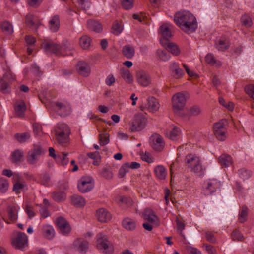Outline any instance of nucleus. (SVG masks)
Listing matches in <instances>:
<instances>
[{
    "label": "nucleus",
    "mask_w": 254,
    "mask_h": 254,
    "mask_svg": "<svg viewBox=\"0 0 254 254\" xmlns=\"http://www.w3.org/2000/svg\"><path fill=\"white\" fill-rule=\"evenodd\" d=\"M174 22L182 30L187 33H192L197 27L195 17L188 11H181L174 15Z\"/></svg>",
    "instance_id": "obj_1"
},
{
    "label": "nucleus",
    "mask_w": 254,
    "mask_h": 254,
    "mask_svg": "<svg viewBox=\"0 0 254 254\" xmlns=\"http://www.w3.org/2000/svg\"><path fill=\"white\" fill-rule=\"evenodd\" d=\"M55 139L57 142L63 146H67L69 143L70 129L67 124L59 123L54 128Z\"/></svg>",
    "instance_id": "obj_2"
},
{
    "label": "nucleus",
    "mask_w": 254,
    "mask_h": 254,
    "mask_svg": "<svg viewBox=\"0 0 254 254\" xmlns=\"http://www.w3.org/2000/svg\"><path fill=\"white\" fill-rule=\"evenodd\" d=\"M44 48L47 51H51L57 55L66 56L71 54L72 47L67 40H64L62 45L49 42L44 44Z\"/></svg>",
    "instance_id": "obj_3"
},
{
    "label": "nucleus",
    "mask_w": 254,
    "mask_h": 254,
    "mask_svg": "<svg viewBox=\"0 0 254 254\" xmlns=\"http://www.w3.org/2000/svg\"><path fill=\"white\" fill-rule=\"evenodd\" d=\"M185 160L188 167L196 175L201 176L204 174L206 168L203 166L199 157L189 154L186 156Z\"/></svg>",
    "instance_id": "obj_4"
},
{
    "label": "nucleus",
    "mask_w": 254,
    "mask_h": 254,
    "mask_svg": "<svg viewBox=\"0 0 254 254\" xmlns=\"http://www.w3.org/2000/svg\"><path fill=\"white\" fill-rule=\"evenodd\" d=\"M97 248L106 254H112L113 252V248L107 236L103 233L97 235Z\"/></svg>",
    "instance_id": "obj_5"
},
{
    "label": "nucleus",
    "mask_w": 254,
    "mask_h": 254,
    "mask_svg": "<svg viewBox=\"0 0 254 254\" xmlns=\"http://www.w3.org/2000/svg\"><path fill=\"white\" fill-rule=\"evenodd\" d=\"M46 152V150L39 144H34L27 154V161L31 165L35 164L38 160L39 157Z\"/></svg>",
    "instance_id": "obj_6"
},
{
    "label": "nucleus",
    "mask_w": 254,
    "mask_h": 254,
    "mask_svg": "<svg viewBox=\"0 0 254 254\" xmlns=\"http://www.w3.org/2000/svg\"><path fill=\"white\" fill-rule=\"evenodd\" d=\"M51 107L56 114L61 117H66L71 112V106L67 102H54L51 103Z\"/></svg>",
    "instance_id": "obj_7"
},
{
    "label": "nucleus",
    "mask_w": 254,
    "mask_h": 254,
    "mask_svg": "<svg viewBox=\"0 0 254 254\" xmlns=\"http://www.w3.org/2000/svg\"><path fill=\"white\" fill-rule=\"evenodd\" d=\"M12 245L16 249L25 250L28 246L27 236L23 232H18L12 240Z\"/></svg>",
    "instance_id": "obj_8"
},
{
    "label": "nucleus",
    "mask_w": 254,
    "mask_h": 254,
    "mask_svg": "<svg viewBox=\"0 0 254 254\" xmlns=\"http://www.w3.org/2000/svg\"><path fill=\"white\" fill-rule=\"evenodd\" d=\"M220 182L216 179H208L203 185L202 192L205 195H209L215 192L220 187Z\"/></svg>",
    "instance_id": "obj_9"
},
{
    "label": "nucleus",
    "mask_w": 254,
    "mask_h": 254,
    "mask_svg": "<svg viewBox=\"0 0 254 254\" xmlns=\"http://www.w3.org/2000/svg\"><path fill=\"white\" fill-rule=\"evenodd\" d=\"M94 183L93 179L89 176L81 177L78 182L77 187L81 193L90 191L94 187Z\"/></svg>",
    "instance_id": "obj_10"
},
{
    "label": "nucleus",
    "mask_w": 254,
    "mask_h": 254,
    "mask_svg": "<svg viewBox=\"0 0 254 254\" xmlns=\"http://www.w3.org/2000/svg\"><path fill=\"white\" fill-rule=\"evenodd\" d=\"M145 120L141 116H135L129 123V129L132 132L141 130L145 127Z\"/></svg>",
    "instance_id": "obj_11"
},
{
    "label": "nucleus",
    "mask_w": 254,
    "mask_h": 254,
    "mask_svg": "<svg viewBox=\"0 0 254 254\" xmlns=\"http://www.w3.org/2000/svg\"><path fill=\"white\" fill-rule=\"evenodd\" d=\"M172 106L174 109L180 110L186 104V98L182 92H178L172 97Z\"/></svg>",
    "instance_id": "obj_12"
},
{
    "label": "nucleus",
    "mask_w": 254,
    "mask_h": 254,
    "mask_svg": "<svg viewBox=\"0 0 254 254\" xmlns=\"http://www.w3.org/2000/svg\"><path fill=\"white\" fill-rule=\"evenodd\" d=\"M213 130L217 138L220 141H224L226 138V129L224 124L220 122L216 123L213 127Z\"/></svg>",
    "instance_id": "obj_13"
},
{
    "label": "nucleus",
    "mask_w": 254,
    "mask_h": 254,
    "mask_svg": "<svg viewBox=\"0 0 254 254\" xmlns=\"http://www.w3.org/2000/svg\"><path fill=\"white\" fill-rule=\"evenodd\" d=\"M150 143L152 147L156 151H161L164 147L165 143L161 135L155 134L150 137Z\"/></svg>",
    "instance_id": "obj_14"
},
{
    "label": "nucleus",
    "mask_w": 254,
    "mask_h": 254,
    "mask_svg": "<svg viewBox=\"0 0 254 254\" xmlns=\"http://www.w3.org/2000/svg\"><path fill=\"white\" fill-rule=\"evenodd\" d=\"M12 75L10 71H7L3 75L2 78H0V90L4 93H8L9 88L6 80L10 81L13 80Z\"/></svg>",
    "instance_id": "obj_15"
},
{
    "label": "nucleus",
    "mask_w": 254,
    "mask_h": 254,
    "mask_svg": "<svg viewBox=\"0 0 254 254\" xmlns=\"http://www.w3.org/2000/svg\"><path fill=\"white\" fill-rule=\"evenodd\" d=\"M215 45L219 51H224L230 46V39L226 36H222L216 40Z\"/></svg>",
    "instance_id": "obj_16"
},
{
    "label": "nucleus",
    "mask_w": 254,
    "mask_h": 254,
    "mask_svg": "<svg viewBox=\"0 0 254 254\" xmlns=\"http://www.w3.org/2000/svg\"><path fill=\"white\" fill-rule=\"evenodd\" d=\"M56 223L58 228L63 234L66 235L70 232L71 227L69 223L63 217H58L57 219Z\"/></svg>",
    "instance_id": "obj_17"
},
{
    "label": "nucleus",
    "mask_w": 254,
    "mask_h": 254,
    "mask_svg": "<svg viewBox=\"0 0 254 254\" xmlns=\"http://www.w3.org/2000/svg\"><path fill=\"white\" fill-rule=\"evenodd\" d=\"M137 82L142 86L146 87L151 82L150 76L144 71H139L136 73Z\"/></svg>",
    "instance_id": "obj_18"
},
{
    "label": "nucleus",
    "mask_w": 254,
    "mask_h": 254,
    "mask_svg": "<svg viewBox=\"0 0 254 254\" xmlns=\"http://www.w3.org/2000/svg\"><path fill=\"white\" fill-rule=\"evenodd\" d=\"M88 242L81 238L76 239L73 244V248L77 251L82 253L86 252L88 249Z\"/></svg>",
    "instance_id": "obj_19"
},
{
    "label": "nucleus",
    "mask_w": 254,
    "mask_h": 254,
    "mask_svg": "<svg viewBox=\"0 0 254 254\" xmlns=\"http://www.w3.org/2000/svg\"><path fill=\"white\" fill-rule=\"evenodd\" d=\"M143 218L144 220L150 223L154 224L158 222V218L157 215L151 209L149 208L144 209L143 213Z\"/></svg>",
    "instance_id": "obj_20"
},
{
    "label": "nucleus",
    "mask_w": 254,
    "mask_h": 254,
    "mask_svg": "<svg viewBox=\"0 0 254 254\" xmlns=\"http://www.w3.org/2000/svg\"><path fill=\"white\" fill-rule=\"evenodd\" d=\"M77 70L80 75L85 77L88 76L91 72L88 64L83 61H79L77 63Z\"/></svg>",
    "instance_id": "obj_21"
},
{
    "label": "nucleus",
    "mask_w": 254,
    "mask_h": 254,
    "mask_svg": "<svg viewBox=\"0 0 254 254\" xmlns=\"http://www.w3.org/2000/svg\"><path fill=\"white\" fill-rule=\"evenodd\" d=\"M14 110L16 116L23 117L26 111V105L24 102L23 100L17 101L15 104Z\"/></svg>",
    "instance_id": "obj_22"
},
{
    "label": "nucleus",
    "mask_w": 254,
    "mask_h": 254,
    "mask_svg": "<svg viewBox=\"0 0 254 254\" xmlns=\"http://www.w3.org/2000/svg\"><path fill=\"white\" fill-rule=\"evenodd\" d=\"M97 217L101 222H106L111 218V214L104 208H100L97 211Z\"/></svg>",
    "instance_id": "obj_23"
},
{
    "label": "nucleus",
    "mask_w": 254,
    "mask_h": 254,
    "mask_svg": "<svg viewBox=\"0 0 254 254\" xmlns=\"http://www.w3.org/2000/svg\"><path fill=\"white\" fill-rule=\"evenodd\" d=\"M160 107L158 100L153 97H149L147 99L146 107L148 110L152 112L157 111Z\"/></svg>",
    "instance_id": "obj_24"
},
{
    "label": "nucleus",
    "mask_w": 254,
    "mask_h": 254,
    "mask_svg": "<svg viewBox=\"0 0 254 254\" xmlns=\"http://www.w3.org/2000/svg\"><path fill=\"white\" fill-rule=\"evenodd\" d=\"M42 234L45 238L50 240L54 238L55 232L52 226L45 225L42 227Z\"/></svg>",
    "instance_id": "obj_25"
},
{
    "label": "nucleus",
    "mask_w": 254,
    "mask_h": 254,
    "mask_svg": "<svg viewBox=\"0 0 254 254\" xmlns=\"http://www.w3.org/2000/svg\"><path fill=\"white\" fill-rule=\"evenodd\" d=\"M71 203L76 207H81L86 204L85 199L81 196L74 194L71 197Z\"/></svg>",
    "instance_id": "obj_26"
},
{
    "label": "nucleus",
    "mask_w": 254,
    "mask_h": 254,
    "mask_svg": "<svg viewBox=\"0 0 254 254\" xmlns=\"http://www.w3.org/2000/svg\"><path fill=\"white\" fill-rule=\"evenodd\" d=\"M117 202L123 208L130 207L132 205V200L130 197L120 196L117 198Z\"/></svg>",
    "instance_id": "obj_27"
},
{
    "label": "nucleus",
    "mask_w": 254,
    "mask_h": 254,
    "mask_svg": "<svg viewBox=\"0 0 254 254\" xmlns=\"http://www.w3.org/2000/svg\"><path fill=\"white\" fill-rule=\"evenodd\" d=\"M60 26V18L59 16H54L49 21L50 30L53 32H56L59 30Z\"/></svg>",
    "instance_id": "obj_28"
},
{
    "label": "nucleus",
    "mask_w": 254,
    "mask_h": 254,
    "mask_svg": "<svg viewBox=\"0 0 254 254\" xmlns=\"http://www.w3.org/2000/svg\"><path fill=\"white\" fill-rule=\"evenodd\" d=\"M0 28L5 34L10 35L13 32L12 25L8 21L2 22L0 24Z\"/></svg>",
    "instance_id": "obj_29"
},
{
    "label": "nucleus",
    "mask_w": 254,
    "mask_h": 254,
    "mask_svg": "<svg viewBox=\"0 0 254 254\" xmlns=\"http://www.w3.org/2000/svg\"><path fill=\"white\" fill-rule=\"evenodd\" d=\"M122 53L127 59H131L134 55V48L129 45L125 46L122 49Z\"/></svg>",
    "instance_id": "obj_30"
},
{
    "label": "nucleus",
    "mask_w": 254,
    "mask_h": 254,
    "mask_svg": "<svg viewBox=\"0 0 254 254\" xmlns=\"http://www.w3.org/2000/svg\"><path fill=\"white\" fill-rule=\"evenodd\" d=\"M123 227L127 230H133L136 227V222L130 218H126L123 221Z\"/></svg>",
    "instance_id": "obj_31"
},
{
    "label": "nucleus",
    "mask_w": 254,
    "mask_h": 254,
    "mask_svg": "<svg viewBox=\"0 0 254 254\" xmlns=\"http://www.w3.org/2000/svg\"><path fill=\"white\" fill-rule=\"evenodd\" d=\"M91 43V39L87 35H83L80 38L79 44L82 49L87 50Z\"/></svg>",
    "instance_id": "obj_32"
},
{
    "label": "nucleus",
    "mask_w": 254,
    "mask_h": 254,
    "mask_svg": "<svg viewBox=\"0 0 254 254\" xmlns=\"http://www.w3.org/2000/svg\"><path fill=\"white\" fill-rule=\"evenodd\" d=\"M88 28L96 32H100L102 29L101 25L97 21L94 20H89L87 22Z\"/></svg>",
    "instance_id": "obj_33"
},
{
    "label": "nucleus",
    "mask_w": 254,
    "mask_h": 254,
    "mask_svg": "<svg viewBox=\"0 0 254 254\" xmlns=\"http://www.w3.org/2000/svg\"><path fill=\"white\" fill-rule=\"evenodd\" d=\"M156 176L160 180L165 179L166 176V171L162 165H158L154 169Z\"/></svg>",
    "instance_id": "obj_34"
},
{
    "label": "nucleus",
    "mask_w": 254,
    "mask_h": 254,
    "mask_svg": "<svg viewBox=\"0 0 254 254\" xmlns=\"http://www.w3.org/2000/svg\"><path fill=\"white\" fill-rule=\"evenodd\" d=\"M219 162L221 166L227 167L232 164V158L229 155L222 154L219 157Z\"/></svg>",
    "instance_id": "obj_35"
},
{
    "label": "nucleus",
    "mask_w": 254,
    "mask_h": 254,
    "mask_svg": "<svg viewBox=\"0 0 254 254\" xmlns=\"http://www.w3.org/2000/svg\"><path fill=\"white\" fill-rule=\"evenodd\" d=\"M180 134V130L179 128L176 127H173L169 131L167 136L172 140H176L178 139Z\"/></svg>",
    "instance_id": "obj_36"
},
{
    "label": "nucleus",
    "mask_w": 254,
    "mask_h": 254,
    "mask_svg": "<svg viewBox=\"0 0 254 254\" xmlns=\"http://www.w3.org/2000/svg\"><path fill=\"white\" fill-rule=\"evenodd\" d=\"M25 40L28 45L27 53L28 55H30L33 51V48L32 47L36 42V39L34 37L28 35L25 37Z\"/></svg>",
    "instance_id": "obj_37"
},
{
    "label": "nucleus",
    "mask_w": 254,
    "mask_h": 254,
    "mask_svg": "<svg viewBox=\"0 0 254 254\" xmlns=\"http://www.w3.org/2000/svg\"><path fill=\"white\" fill-rule=\"evenodd\" d=\"M14 137L19 143H24L28 141L31 136L28 132H24L22 133H16L15 134Z\"/></svg>",
    "instance_id": "obj_38"
},
{
    "label": "nucleus",
    "mask_w": 254,
    "mask_h": 254,
    "mask_svg": "<svg viewBox=\"0 0 254 254\" xmlns=\"http://www.w3.org/2000/svg\"><path fill=\"white\" fill-rule=\"evenodd\" d=\"M101 175L107 179H112L113 176L112 168L109 166L104 167L101 172Z\"/></svg>",
    "instance_id": "obj_39"
},
{
    "label": "nucleus",
    "mask_w": 254,
    "mask_h": 254,
    "mask_svg": "<svg viewBox=\"0 0 254 254\" xmlns=\"http://www.w3.org/2000/svg\"><path fill=\"white\" fill-rule=\"evenodd\" d=\"M156 53L158 58L164 62L167 61L170 58V54L165 50L158 49Z\"/></svg>",
    "instance_id": "obj_40"
},
{
    "label": "nucleus",
    "mask_w": 254,
    "mask_h": 254,
    "mask_svg": "<svg viewBox=\"0 0 254 254\" xmlns=\"http://www.w3.org/2000/svg\"><path fill=\"white\" fill-rule=\"evenodd\" d=\"M121 75L127 83H131L132 82V76L128 70L122 69L121 70Z\"/></svg>",
    "instance_id": "obj_41"
},
{
    "label": "nucleus",
    "mask_w": 254,
    "mask_h": 254,
    "mask_svg": "<svg viewBox=\"0 0 254 254\" xmlns=\"http://www.w3.org/2000/svg\"><path fill=\"white\" fill-rule=\"evenodd\" d=\"M99 143L101 146H104L109 142V134L105 131L99 135Z\"/></svg>",
    "instance_id": "obj_42"
},
{
    "label": "nucleus",
    "mask_w": 254,
    "mask_h": 254,
    "mask_svg": "<svg viewBox=\"0 0 254 254\" xmlns=\"http://www.w3.org/2000/svg\"><path fill=\"white\" fill-rule=\"evenodd\" d=\"M52 198L55 201L59 202L65 199L66 195L63 191H56L53 193Z\"/></svg>",
    "instance_id": "obj_43"
},
{
    "label": "nucleus",
    "mask_w": 254,
    "mask_h": 254,
    "mask_svg": "<svg viewBox=\"0 0 254 254\" xmlns=\"http://www.w3.org/2000/svg\"><path fill=\"white\" fill-rule=\"evenodd\" d=\"M160 33L162 36V38L169 39L171 36V31L168 26L163 25L160 27Z\"/></svg>",
    "instance_id": "obj_44"
},
{
    "label": "nucleus",
    "mask_w": 254,
    "mask_h": 254,
    "mask_svg": "<svg viewBox=\"0 0 254 254\" xmlns=\"http://www.w3.org/2000/svg\"><path fill=\"white\" fill-rule=\"evenodd\" d=\"M8 217L12 221H16L17 219V210L14 207H8L7 209Z\"/></svg>",
    "instance_id": "obj_45"
},
{
    "label": "nucleus",
    "mask_w": 254,
    "mask_h": 254,
    "mask_svg": "<svg viewBox=\"0 0 254 254\" xmlns=\"http://www.w3.org/2000/svg\"><path fill=\"white\" fill-rule=\"evenodd\" d=\"M9 184L7 180L3 178H0V192L5 193L8 189Z\"/></svg>",
    "instance_id": "obj_46"
},
{
    "label": "nucleus",
    "mask_w": 254,
    "mask_h": 254,
    "mask_svg": "<svg viewBox=\"0 0 254 254\" xmlns=\"http://www.w3.org/2000/svg\"><path fill=\"white\" fill-rule=\"evenodd\" d=\"M23 156V151L20 150H16L12 154V161L13 162H17L20 161Z\"/></svg>",
    "instance_id": "obj_47"
},
{
    "label": "nucleus",
    "mask_w": 254,
    "mask_h": 254,
    "mask_svg": "<svg viewBox=\"0 0 254 254\" xmlns=\"http://www.w3.org/2000/svg\"><path fill=\"white\" fill-rule=\"evenodd\" d=\"M231 237L233 241H243L244 237L240 231L236 229L234 230L231 234Z\"/></svg>",
    "instance_id": "obj_48"
},
{
    "label": "nucleus",
    "mask_w": 254,
    "mask_h": 254,
    "mask_svg": "<svg viewBox=\"0 0 254 254\" xmlns=\"http://www.w3.org/2000/svg\"><path fill=\"white\" fill-rule=\"evenodd\" d=\"M205 61L209 64L211 65H215L217 64V65H220V62L218 61H216L214 57V56L211 54H208L205 57Z\"/></svg>",
    "instance_id": "obj_49"
},
{
    "label": "nucleus",
    "mask_w": 254,
    "mask_h": 254,
    "mask_svg": "<svg viewBox=\"0 0 254 254\" xmlns=\"http://www.w3.org/2000/svg\"><path fill=\"white\" fill-rule=\"evenodd\" d=\"M248 214V209L245 206H243L239 216V221L241 223H243L247 220Z\"/></svg>",
    "instance_id": "obj_50"
},
{
    "label": "nucleus",
    "mask_w": 254,
    "mask_h": 254,
    "mask_svg": "<svg viewBox=\"0 0 254 254\" xmlns=\"http://www.w3.org/2000/svg\"><path fill=\"white\" fill-rule=\"evenodd\" d=\"M167 50L174 55H178L180 54V50L176 45L173 43H168L167 45Z\"/></svg>",
    "instance_id": "obj_51"
},
{
    "label": "nucleus",
    "mask_w": 254,
    "mask_h": 254,
    "mask_svg": "<svg viewBox=\"0 0 254 254\" xmlns=\"http://www.w3.org/2000/svg\"><path fill=\"white\" fill-rule=\"evenodd\" d=\"M128 162L125 163L121 166L119 170L118 173V177L119 178L124 177L125 176L126 173L128 172Z\"/></svg>",
    "instance_id": "obj_52"
},
{
    "label": "nucleus",
    "mask_w": 254,
    "mask_h": 254,
    "mask_svg": "<svg viewBox=\"0 0 254 254\" xmlns=\"http://www.w3.org/2000/svg\"><path fill=\"white\" fill-rule=\"evenodd\" d=\"M25 186H26V184L24 182H16L13 185V191L15 192L16 194H19L20 193V190Z\"/></svg>",
    "instance_id": "obj_53"
},
{
    "label": "nucleus",
    "mask_w": 254,
    "mask_h": 254,
    "mask_svg": "<svg viewBox=\"0 0 254 254\" xmlns=\"http://www.w3.org/2000/svg\"><path fill=\"white\" fill-rule=\"evenodd\" d=\"M238 174L240 178L243 180L247 179L251 176V173L245 168H242L238 171Z\"/></svg>",
    "instance_id": "obj_54"
},
{
    "label": "nucleus",
    "mask_w": 254,
    "mask_h": 254,
    "mask_svg": "<svg viewBox=\"0 0 254 254\" xmlns=\"http://www.w3.org/2000/svg\"><path fill=\"white\" fill-rule=\"evenodd\" d=\"M122 5L123 8L126 10H129L133 6L134 0H121Z\"/></svg>",
    "instance_id": "obj_55"
},
{
    "label": "nucleus",
    "mask_w": 254,
    "mask_h": 254,
    "mask_svg": "<svg viewBox=\"0 0 254 254\" xmlns=\"http://www.w3.org/2000/svg\"><path fill=\"white\" fill-rule=\"evenodd\" d=\"M241 21L243 24L246 27L251 26L253 23L251 18L246 15L242 16Z\"/></svg>",
    "instance_id": "obj_56"
},
{
    "label": "nucleus",
    "mask_w": 254,
    "mask_h": 254,
    "mask_svg": "<svg viewBox=\"0 0 254 254\" xmlns=\"http://www.w3.org/2000/svg\"><path fill=\"white\" fill-rule=\"evenodd\" d=\"M25 21L27 25L30 27H34L37 28L38 25L34 21V17L32 15H28L26 16Z\"/></svg>",
    "instance_id": "obj_57"
},
{
    "label": "nucleus",
    "mask_w": 254,
    "mask_h": 254,
    "mask_svg": "<svg viewBox=\"0 0 254 254\" xmlns=\"http://www.w3.org/2000/svg\"><path fill=\"white\" fill-rule=\"evenodd\" d=\"M123 30V27L121 24L118 22H116L112 26L113 33L115 35H119L120 34Z\"/></svg>",
    "instance_id": "obj_58"
},
{
    "label": "nucleus",
    "mask_w": 254,
    "mask_h": 254,
    "mask_svg": "<svg viewBox=\"0 0 254 254\" xmlns=\"http://www.w3.org/2000/svg\"><path fill=\"white\" fill-rule=\"evenodd\" d=\"M39 179L41 184L44 185H48L50 178L48 174H43L40 175Z\"/></svg>",
    "instance_id": "obj_59"
},
{
    "label": "nucleus",
    "mask_w": 254,
    "mask_h": 254,
    "mask_svg": "<svg viewBox=\"0 0 254 254\" xmlns=\"http://www.w3.org/2000/svg\"><path fill=\"white\" fill-rule=\"evenodd\" d=\"M201 113V109L197 106H194L191 107L189 110V113L191 116H197Z\"/></svg>",
    "instance_id": "obj_60"
},
{
    "label": "nucleus",
    "mask_w": 254,
    "mask_h": 254,
    "mask_svg": "<svg viewBox=\"0 0 254 254\" xmlns=\"http://www.w3.org/2000/svg\"><path fill=\"white\" fill-rule=\"evenodd\" d=\"M246 92L254 99V85L250 84L246 86L245 88Z\"/></svg>",
    "instance_id": "obj_61"
},
{
    "label": "nucleus",
    "mask_w": 254,
    "mask_h": 254,
    "mask_svg": "<svg viewBox=\"0 0 254 254\" xmlns=\"http://www.w3.org/2000/svg\"><path fill=\"white\" fill-rule=\"evenodd\" d=\"M40 213L43 218H45L50 215V212L48 210L47 207L43 206L42 205H40Z\"/></svg>",
    "instance_id": "obj_62"
},
{
    "label": "nucleus",
    "mask_w": 254,
    "mask_h": 254,
    "mask_svg": "<svg viewBox=\"0 0 254 254\" xmlns=\"http://www.w3.org/2000/svg\"><path fill=\"white\" fill-rule=\"evenodd\" d=\"M80 7L86 10L89 7V2L88 0H77Z\"/></svg>",
    "instance_id": "obj_63"
},
{
    "label": "nucleus",
    "mask_w": 254,
    "mask_h": 254,
    "mask_svg": "<svg viewBox=\"0 0 254 254\" xmlns=\"http://www.w3.org/2000/svg\"><path fill=\"white\" fill-rule=\"evenodd\" d=\"M25 210L29 218H31L35 216V213L34 211L33 207L31 206L26 205Z\"/></svg>",
    "instance_id": "obj_64"
}]
</instances>
